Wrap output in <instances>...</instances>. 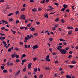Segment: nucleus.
I'll return each mask as SVG.
<instances>
[{
    "label": "nucleus",
    "instance_id": "obj_63",
    "mask_svg": "<svg viewBox=\"0 0 78 78\" xmlns=\"http://www.w3.org/2000/svg\"><path fill=\"white\" fill-rule=\"evenodd\" d=\"M34 78H37V76L36 75H35L34 76Z\"/></svg>",
    "mask_w": 78,
    "mask_h": 78
},
{
    "label": "nucleus",
    "instance_id": "obj_22",
    "mask_svg": "<svg viewBox=\"0 0 78 78\" xmlns=\"http://www.w3.org/2000/svg\"><path fill=\"white\" fill-rule=\"evenodd\" d=\"M66 77L67 78H71V77L69 75H67L66 76Z\"/></svg>",
    "mask_w": 78,
    "mask_h": 78
},
{
    "label": "nucleus",
    "instance_id": "obj_35",
    "mask_svg": "<svg viewBox=\"0 0 78 78\" xmlns=\"http://www.w3.org/2000/svg\"><path fill=\"white\" fill-rule=\"evenodd\" d=\"M15 57H16V58H19V55H15Z\"/></svg>",
    "mask_w": 78,
    "mask_h": 78
},
{
    "label": "nucleus",
    "instance_id": "obj_21",
    "mask_svg": "<svg viewBox=\"0 0 78 78\" xmlns=\"http://www.w3.org/2000/svg\"><path fill=\"white\" fill-rule=\"evenodd\" d=\"M65 9H66L65 8H62L61 9L60 11H65Z\"/></svg>",
    "mask_w": 78,
    "mask_h": 78
},
{
    "label": "nucleus",
    "instance_id": "obj_44",
    "mask_svg": "<svg viewBox=\"0 0 78 78\" xmlns=\"http://www.w3.org/2000/svg\"><path fill=\"white\" fill-rule=\"evenodd\" d=\"M43 77V75H41L39 76V78H42Z\"/></svg>",
    "mask_w": 78,
    "mask_h": 78
},
{
    "label": "nucleus",
    "instance_id": "obj_31",
    "mask_svg": "<svg viewBox=\"0 0 78 78\" xmlns=\"http://www.w3.org/2000/svg\"><path fill=\"white\" fill-rule=\"evenodd\" d=\"M0 35L2 36H5V34H3L2 33L0 34Z\"/></svg>",
    "mask_w": 78,
    "mask_h": 78
},
{
    "label": "nucleus",
    "instance_id": "obj_13",
    "mask_svg": "<svg viewBox=\"0 0 78 78\" xmlns=\"http://www.w3.org/2000/svg\"><path fill=\"white\" fill-rule=\"evenodd\" d=\"M44 69H45V70H50V68H49L48 67H45L44 68Z\"/></svg>",
    "mask_w": 78,
    "mask_h": 78
},
{
    "label": "nucleus",
    "instance_id": "obj_33",
    "mask_svg": "<svg viewBox=\"0 0 78 78\" xmlns=\"http://www.w3.org/2000/svg\"><path fill=\"white\" fill-rule=\"evenodd\" d=\"M13 14V13H10L8 15V16H12Z\"/></svg>",
    "mask_w": 78,
    "mask_h": 78
},
{
    "label": "nucleus",
    "instance_id": "obj_54",
    "mask_svg": "<svg viewBox=\"0 0 78 78\" xmlns=\"http://www.w3.org/2000/svg\"><path fill=\"white\" fill-rule=\"evenodd\" d=\"M25 10V8H23L21 10V11H24Z\"/></svg>",
    "mask_w": 78,
    "mask_h": 78
},
{
    "label": "nucleus",
    "instance_id": "obj_9",
    "mask_svg": "<svg viewBox=\"0 0 78 78\" xmlns=\"http://www.w3.org/2000/svg\"><path fill=\"white\" fill-rule=\"evenodd\" d=\"M72 33V32L71 31H69L68 32V34L69 35H70Z\"/></svg>",
    "mask_w": 78,
    "mask_h": 78
},
{
    "label": "nucleus",
    "instance_id": "obj_10",
    "mask_svg": "<svg viewBox=\"0 0 78 78\" xmlns=\"http://www.w3.org/2000/svg\"><path fill=\"white\" fill-rule=\"evenodd\" d=\"M20 70H19L16 73V74L15 76H17V75H19V73H20Z\"/></svg>",
    "mask_w": 78,
    "mask_h": 78
},
{
    "label": "nucleus",
    "instance_id": "obj_58",
    "mask_svg": "<svg viewBox=\"0 0 78 78\" xmlns=\"http://www.w3.org/2000/svg\"><path fill=\"white\" fill-rule=\"evenodd\" d=\"M23 28H24V27H20V30H23Z\"/></svg>",
    "mask_w": 78,
    "mask_h": 78
},
{
    "label": "nucleus",
    "instance_id": "obj_56",
    "mask_svg": "<svg viewBox=\"0 0 78 78\" xmlns=\"http://www.w3.org/2000/svg\"><path fill=\"white\" fill-rule=\"evenodd\" d=\"M55 5H56V6H58L59 5V4H58V3H55Z\"/></svg>",
    "mask_w": 78,
    "mask_h": 78
},
{
    "label": "nucleus",
    "instance_id": "obj_2",
    "mask_svg": "<svg viewBox=\"0 0 78 78\" xmlns=\"http://www.w3.org/2000/svg\"><path fill=\"white\" fill-rule=\"evenodd\" d=\"M21 19H22L23 20H25V15H21L20 17Z\"/></svg>",
    "mask_w": 78,
    "mask_h": 78
},
{
    "label": "nucleus",
    "instance_id": "obj_52",
    "mask_svg": "<svg viewBox=\"0 0 78 78\" xmlns=\"http://www.w3.org/2000/svg\"><path fill=\"white\" fill-rule=\"evenodd\" d=\"M36 23L37 25H39L40 24V23L39 22H37Z\"/></svg>",
    "mask_w": 78,
    "mask_h": 78
},
{
    "label": "nucleus",
    "instance_id": "obj_46",
    "mask_svg": "<svg viewBox=\"0 0 78 78\" xmlns=\"http://www.w3.org/2000/svg\"><path fill=\"white\" fill-rule=\"evenodd\" d=\"M58 30L60 31H62V28H60L58 29Z\"/></svg>",
    "mask_w": 78,
    "mask_h": 78
},
{
    "label": "nucleus",
    "instance_id": "obj_32",
    "mask_svg": "<svg viewBox=\"0 0 78 78\" xmlns=\"http://www.w3.org/2000/svg\"><path fill=\"white\" fill-rule=\"evenodd\" d=\"M1 67L2 70H3L4 69V68H5V66H1Z\"/></svg>",
    "mask_w": 78,
    "mask_h": 78
},
{
    "label": "nucleus",
    "instance_id": "obj_28",
    "mask_svg": "<svg viewBox=\"0 0 78 78\" xmlns=\"http://www.w3.org/2000/svg\"><path fill=\"white\" fill-rule=\"evenodd\" d=\"M71 63H72V64H76V62L75 61H73Z\"/></svg>",
    "mask_w": 78,
    "mask_h": 78
},
{
    "label": "nucleus",
    "instance_id": "obj_60",
    "mask_svg": "<svg viewBox=\"0 0 78 78\" xmlns=\"http://www.w3.org/2000/svg\"><path fill=\"white\" fill-rule=\"evenodd\" d=\"M5 23L6 24V25H7L8 23V21H5Z\"/></svg>",
    "mask_w": 78,
    "mask_h": 78
},
{
    "label": "nucleus",
    "instance_id": "obj_7",
    "mask_svg": "<svg viewBox=\"0 0 78 78\" xmlns=\"http://www.w3.org/2000/svg\"><path fill=\"white\" fill-rule=\"evenodd\" d=\"M5 39V37H0V39H1L2 41H3V40H4Z\"/></svg>",
    "mask_w": 78,
    "mask_h": 78
},
{
    "label": "nucleus",
    "instance_id": "obj_42",
    "mask_svg": "<svg viewBox=\"0 0 78 78\" xmlns=\"http://www.w3.org/2000/svg\"><path fill=\"white\" fill-rule=\"evenodd\" d=\"M69 67H70V68H73V67H74V66H73V65H70L69 66Z\"/></svg>",
    "mask_w": 78,
    "mask_h": 78
},
{
    "label": "nucleus",
    "instance_id": "obj_59",
    "mask_svg": "<svg viewBox=\"0 0 78 78\" xmlns=\"http://www.w3.org/2000/svg\"><path fill=\"white\" fill-rule=\"evenodd\" d=\"M12 58H14V57H15V55H14L12 54Z\"/></svg>",
    "mask_w": 78,
    "mask_h": 78
},
{
    "label": "nucleus",
    "instance_id": "obj_5",
    "mask_svg": "<svg viewBox=\"0 0 78 78\" xmlns=\"http://www.w3.org/2000/svg\"><path fill=\"white\" fill-rule=\"evenodd\" d=\"M44 16L45 17H46V18H48V14L47 13H45Z\"/></svg>",
    "mask_w": 78,
    "mask_h": 78
},
{
    "label": "nucleus",
    "instance_id": "obj_53",
    "mask_svg": "<svg viewBox=\"0 0 78 78\" xmlns=\"http://www.w3.org/2000/svg\"><path fill=\"white\" fill-rule=\"evenodd\" d=\"M56 12H50V14H55Z\"/></svg>",
    "mask_w": 78,
    "mask_h": 78
},
{
    "label": "nucleus",
    "instance_id": "obj_37",
    "mask_svg": "<svg viewBox=\"0 0 78 78\" xmlns=\"http://www.w3.org/2000/svg\"><path fill=\"white\" fill-rule=\"evenodd\" d=\"M5 27H3L1 28V29L2 30H5Z\"/></svg>",
    "mask_w": 78,
    "mask_h": 78
},
{
    "label": "nucleus",
    "instance_id": "obj_39",
    "mask_svg": "<svg viewBox=\"0 0 78 78\" xmlns=\"http://www.w3.org/2000/svg\"><path fill=\"white\" fill-rule=\"evenodd\" d=\"M19 44H20V45H22L23 44V43L21 42H20Z\"/></svg>",
    "mask_w": 78,
    "mask_h": 78
},
{
    "label": "nucleus",
    "instance_id": "obj_51",
    "mask_svg": "<svg viewBox=\"0 0 78 78\" xmlns=\"http://www.w3.org/2000/svg\"><path fill=\"white\" fill-rule=\"evenodd\" d=\"M12 20V19L11 18L9 19V22H11L12 20Z\"/></svg>",
    "mask_w": 78,
    "mask_h": 78
},
{
    "label": "nucleus",
    "instance_id": "obj_47",
    "mask_svg": "<svg viewBox=\"0 0 78 78\" xmlns=\"http://www.w3.org/2000/svg\"><path fill=\"white\" fill-rule=\"evenodd\" d=\"M69 47H66V48L65 49V50H69Z\"/></svg>",
    "mask_w": 78,
    "mask_h": 78
},
{
    "label": "nucleus",
    "instance_id": "obj_26",
    "mask_svg": "<svg viewBox=\"0 0 78 78\" xmlns=\"http://www.w3.org/2000/svg\"><path fill=\"white\" fill-rule=\"evenodd\" d=\"M27 61V59H23L22 61V62H25Z\"/></svg>",
    "mask_w": 78,
    "mask_h": 78
},
{
    "label": "nucleus",
    "instance_id": "obj_18",
    "mask_svg": "<svg viewBox=\"0 0 78 78\" xmlns=\"http://www.w3.org/2000/svg\"><path fill=\"white\" fill-rule=\"evenodd\" d=\"M11 31L13 33V34H16V31H15L13 30H11Z\"/></svg>",
    "mask_w": 78,
    "mask_h": 78
},
{
    "label": "nucleus",
    "instance_id": "obj_64",
    "mask_svg": "<svg viewBox=\"0 0 78 78\" xmlns=\"http://www.w3.org/2000/svg\"><path fill=\"white\" fill-rule=\"evenodd\" d=\"M35 30L34 29V28H33L32 29H31V31H34V30Z\"/></svg>",
    "mask_w": 78,
    "mask_h": 78
},
{
    "label": "nucleus",
    "instance_id": "obj_49",
    "mask_svg": "<svg viewBox=\"0 0 78 78\" xmlns=\"http://www.w3.org/2000/svg\"><path fill=\"white\" fill-rule=\"evenodd\" d=\"M5 20H2V23H5Z\"/></svg>",
    "mask_w": 78,
    "mask_h": 78
},
{
    "label": "nucleus",
    "instance_id": "obj_4",
    "mask_svg": "<svg viewBox=\"0 0 78 78\" xmlns=\"http://www.w3.org/2000/svg\"><path fill=\"white\" fill-rule=\"evenodd\" d=\"M32 65V63H29L28 67V69H30V68H31V66Z\"/></svg>",
    "mask_w": 78,
    "mask_h": 78
},
{
    "label": "nucleus",
    "instance_id": "obj_3",
    "mask_svg": "<svg viewBox=\"0 0 78 78\" xmlns=\"http://www.w3.org/2000/svg\"><path fill=\"white\" fill-rule=\"evenodd\" d=\"M32 48L33 50H35V49H36V48H38V46L37 45H35L34 46H33Z\"/></svg>",
    "mask_w": 78,
    "mask_h": 78
},
{
    "label": "nucleus",
    "instance_id": "obj_45",
    "mask_svg": "<svg viewBox=\"0 0 78 78\" xmlns=\"http://www.w3.org/2000/svg\"><path fill=\"white\" fill-rule=\"evenodd\" d=\"M75 31H78V27H76L75 29Z\"/></svg>",
    "mask_w": 78,
    "mask_h": 78
},
{
    "label": "nucleus",
    "instance_id": "obj_11",
    "mask_svg": "<svg viewBox=\"0 0 78 78\" xmlns=\"http://www.w3.org/2000/svg\"><path fill=\"white\" fill-rule=\"evenodd\" d=\"M25 40H24V42L26 43L27 42V41L28 40V38H27V37H25Z\"/></svg>",
    "mask_w": 78,
    "mask_h": 78
},
{
    "label": "nucleus",
    "instance_id": "obj_27",
    "mask_svg": "<svg viewBox=\"0 0 78 78\" xmlns=\"http://www.w3.org/2000/svg\"><path fill=\"white\" fill-rule=\"evenodd\" d=\"M18 14H19V11H17L16 12L15 14L16 15H17Z\"/></svg>",
    "mask_w": 78,
    "mask_h": 78
},
{
    "label": "nucleus",
    "instance_id": "obj_55",
    "mask_svg": "<svg viewBox=\"0 0 78 78\" xmlns=\"http://www.w3.org/2000/svg\"><path fill=\"white\" fill-rule=\"evenodd\" d=\"M4 0H1L0 1V3H3V2H4Z\"/></svg>",
    "mask_w": 78,
    "mask_h": 78
},
{
    "label": "nucleus",
    "instance_id": "obj_34",
    "mask_svg": "<svg viewBox=\"0 0 78 78\" xmlns=\"http://www.w3.org/2000/svg\"><path fill=\"white\" fill-rule=\"evenodd\" d=\"M31 23H29L27 25V26L28 27H31Z\"/></svg>",
    "mask_w": 78,
    "mask_h": 78
},
{
    "label": "nucleus",
    "instance_id": "obj_62",
    "mask_svg": "<svg viewBox=\"0 0 78 78\" xmlns=\"http://www.w3.org/2000/svg\"><path fill=\"white\" fill-rule=\"evenodd\" d=\"M33 60L34 61H36V60H37V58H34V59H33Z\"/></svg>",
    "mask_w": 78,
    "mask_h": 78
},
{
    "label": "nucleus",
    "instance_id": "obj_38",
    "mask_svg": "<svg viewBox=\"0 0 78 78\" xmlns=\"http://www.w3.org/2000/svg\"><path fill=\"white\" fill-rule=\"evenodd\" d=\"M61 21L62 22V23H64V22H65V21H64V20L63 19L61 20Z\"/></svg>",
    "mask_w": 78,
    "mask_h": 78
},
{
    "label": "nucleus",
    "instance_id": "obj_50",
    "mask_svg": "<svg viewBox=\"0 0 78 78\" xmlns=\"http://www.w3.org/2000/svg\"><path fill=\"white\" fill-rule=\"evenodd\" d=\"M34 36H38V34L35 33L34 34Z\"/></svg>",
    "mask_w": 78,
    "mask_h": 78
},
{
    "label": "nucleus",
    "instance_id": "obj_40",
    "mask_svg": "<svg viewBox=\"0 0 78 78\" xmlns=\"http://www.w3.org/2000/svg\"><path fill=\"white\" fill-rule=\"evenodd\" d=\"M38 10L39 11H41V10H42V8L41 7H40L38 9Z\"/></svg>",
    "mask_w": 78,
    "mask_h": 78
},
{
    "label": "nucleus",
    "instance_id": "obj_23",
    "mask_svg": "<svg viewBox=\"0 0 78 78\" xmlns=\"http://www.w3.org/2000/svg\"><path fill=\"white\" fill-rule=\"evenodd\" d=\"M46 2V1L45 0H43L41 1L42 3H45Z\"/></svg>",
    "mask_w": 78,
    "mask_h": 78
},
{
    "label": "nucleus",
    "instance_id": "obj_25",
    "mask_svg": "<svg viewBox=\"0 0 78 78\" xmlns=\"http://www.w3.org/2000/svg\"><path fill=\"white\" fill-rule=\"evenodd\" d=\"M16 62H20V60L19 59H16Z\"/></svg>",
    "mask_w": 78,
    "mask_h": 78
},
{
    "label": "nucleus",
    "instance_id": "obj_16",
    "mask_svg": "<svg viewBox=\"0 0 78 78\" xmlns=\"http://www.w3.org/2000/svg\"><path fill=\"white\" fill-rule=\"evenodd\" d=\"M25 56H26V55L24 54H23L21 56V58L22 59L23 58H24V57H25Z\"/></svg>",
    "mask_w": 78,
    "mask_h": 78
},
{
    "label": "nucleus",
    "instance_id": "obj_57",
    "mask_svg": "<svg viewBox=\"0 0 78 78\" xmlns=\"http://www.w3.org/2000/svg\"><path fill=\"white\" fill-rule=\"evenodd\" d=\"M16 23H19V20H17L16 21Z\"/></svg>",
    "mask_w": 78,
    "mask_h": 78
},
{
    "label": "nucleus",
    "instance_id": "obj_8",
    "mask_svg": "<svg viewBox=\"0 0 78 78\" xmlns=\"http://www.w3.org/2000/svg\"><path fill=\"white\" fill-rule=\"evenodd\" d=\"M26 37L27 38V39H31V37L30 36V35H27Z\"/></svg>",
    "mask_w": 78,
    "mask_h": 78
},
{
    "label": "nucleus",
    "instance_id": "obj_43",
    "mask_svg": "<svg viewBox=\"0 0 78 78\" xmlns=\"http://www.w3.org/2000/svg\"><path fill=\"white\" fill-rule=\"evenodd\" d=\"M8 51L9 52H10L11 51V48H10L9 49H8Z\"/></svg>",
    "mask_w": 78,
    "mask_h": 78
},
{
    "label": "nucleus",
    "instance_id": "obj_30",
    "mask_svg": "<svg viewBox=\"0 0 78 78\" xmlns=\"http://www.w3.org/2000/svg\"><path fill=\"white\" fill-rule=\"evenodd\" d=\"M57 49L58 50H59V51H60V52H61V50H62V49H61L59 47L57 48Z\"/></svg>",
    "mask_w": 78,
    "mask_h": 78
},
{
    "label": "nucleus",
    "instance_id": "obj_20",
    "mask_svg": "<svg viewBox=\"0 0 78 78\" xmlns=\"http://www.w3.org/2000/svg\"><path fill=\"white\" fill-rule=\"evenodd\" d=\"M49 40L50 42H51L53 41V38H49Z\"/></svg>",
    "mask_w": 78,
    "mask_h": 78
},
{
    "label": "nucleus",
    "instance_id": "obj_17",
    "mask_svg": "<svg viewBox=\"0 0 78 78\" xmlns=\"http://www.w3.org/2000/svg\"><path fill=\"white\" fill-rule=\"evenodd\" d=\"M7 71L6 69H4L3 71V73H7Z\"/></svg>",
    "mask_w": 78,
    "mask_h": 78
},
{
    "label": "nucleus",
    "instance_id": "obj_48",
    "mask_svg": "<svg viewBox=\"0 0 78 78\" xmlns=\"http://www.w3.org/2000/svg\"><path fill=\"white\" fill-rule=\"evenodd\" d=\"M23 72H25V71H26V67H25V68L23 69Z\"/></svg>",
    "mask_w": 78,
    "mask_h": 78
},
{
    "label": "nucleus",
    "instance_id": "obj_12",
    "mask_svg": "<svg viewBox=\"0 0 78 78\" xmlns=\"http://www.w3.org/2000/svg\"><path fill=\"white\" fill-rule=\"evenodd\" d=\"M63 6L64 8H65V9H66V8H67V5H66L64 4V5H63Z\"/></svg>",
    "mask_w": 78,
    "mask_h": 78
},
{
    "label": "nucleus",
    "instance_id": "obj_24",
    "mask_svg": "<svg viewBox=\"0 0 78 78\" xmlns=\"http://www.w3.org/2000/svg\"><path fill=\"white\" fill-rule=\"evenodd\" d=\"M45 59L46 61H49V62L50 61V59H48V58H46Z\"/></svg>",
    "mask_w": 78,
    "mask_h": 78
},
{
    "label": "nucleus",
    "instance_id": "obj_1",
    "mask_svg": "<svg viewBox=\"0 0 78 78\" xmlns=\"http://www.w3.org/2000/svg\"><path fill=\"white\" fill-rule=\"evenodd\" d=\"M60 52L61 54H63V55H64V54H66L67 53L66 50L64 49H62V50L60 51Z\"/></svg>",
    "mask_w": 78,
    "mask_h": 78
},
{
    "label": "nucleus",
    "instance_id": "obj_6",
    "mask_svg": "<svg viewBox=\"0 0 78 78\" xmlns=\"http://www.w3.org/2000/svg\"><path fill=\"white\" fill-rule=\"evenodd\" d=\"M54 9V8H51V9H46V11H51L52 10V9Z\"/></svg>",
    "mask_w": 78,
    "mask_h": 78
},
{
    "label": "nucleus",
    "instance_id": "obj_14",
    "mask_svg": "<svg viewBox=\"0 0 78 78\" xmlns=\"http://www.w3.org/2000/svg\"><path fill=\"white\" fill-rule=\"evenodd\" d=\"M15 50L16 51H19V50H20V49H19V48H18L17 47H15Z\"/></svg>",
    "mask_w": 78,
    "mask_h": 78
},
{
    "label": "nucleus",
    "instance_id": "obj_41",
    "mask_svg": "<svg viewBox=\"0 0 78 78\" xmlns=\"http://www.w3.org/2000/svg\"><path fill=\"white\" fill-rule=\"evenodd\" d=\"M72 55H69L68 56V58H69V59H70V58H72Z\"/></svg>",
    "mask_w": 78,
    "mask_h": 78
},
{
    "label": "nucleus",
    "instance_id": "obj_19",
    "mask_svg": "<svg viewBox=\"0 0 78 78\" xmlns=\"http://www.w3.org/2000/svg\"><path fill=\"white\" fill-rule=\"evenodd\" d=\"M59 20V18H57V19H55V22H58Z\"/></svg>",
    "mask_w": 78,
    "mask_h": 78
},
{
    "label": "nucleus",
    "instance_id": "obj_29",
    "mask_svg": "<svg viewBox=\"0 0 78 78\" xmlns=\"http://www.w3.org/2000/svg\"><path fill=\"white\" fill-rule=\"evenodd\" d=\"M34 72H37V68H36L35 69H34Z\"/></svg>",
    "mask_w": 78,
    "mask_h": 78
},
{
    "label": "nucleus",
    "instance_id": "obj_36",
    "mask_svg": "<svg viewBox=\"0 0 78 78\" xmlns=\"http://www.w3.org/2000/svg\"><path fill=\"white\" fill-rule=\"evenodd\" d=\"M57 55V53L55 52H53L52 53V55Z\"/></svg>",
    "mask_w": 78,
    "mask_h": 78
},
{
    "label": "nucleus",
    "instance_id": "obj_15",
    "mask_svg": "<svg viewBox=\"0 0 78 78\" xmlns=\"http://www.w3.org/2000/svg\"><path fill=\"white\" fill-rule=\"evenodd\" d=\"M36 11H37L36 9L35 8L34 9L32 10V11H33V12H36Z\"/></svg>",
    "mask_w": 78,
    "mask_h": 78
},
{
    "label": "nucleus",
    "instance_id": "obj_61",
    "mask_svg": "<svg viewBox=\"0 0 78 78\" xmlns=\"http://www.w3.org/2000/svg\"><path fill=\"white\" fill-rule=\"evenodd\" d=\"M63 45H67V43L66 42H63Z\"/></svg>",
    "mask_w": 78,
    "mask_h": 78
}]
</instances>
